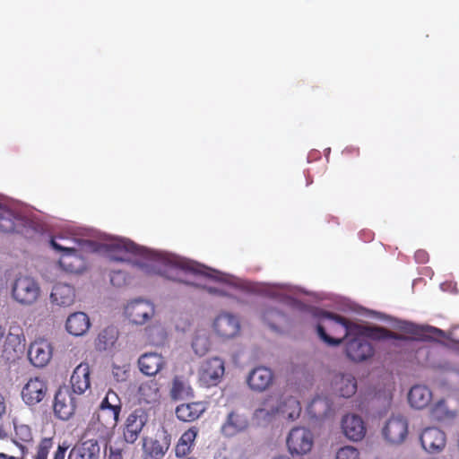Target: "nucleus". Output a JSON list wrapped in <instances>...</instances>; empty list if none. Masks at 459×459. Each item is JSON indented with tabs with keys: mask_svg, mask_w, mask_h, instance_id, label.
<instances>
[{
	"mask_svg": "<svg viewBox=\"0 0 459 459\" xmlns=\"http://www.w3.org/2000/svg\"><path fill=\"white\" fill-rule=\"evenodd\" d=\"M318 316L317 334L328 345L338 346L344 339L360 331L359 325L337 314L322 311Z\"/></svg>",
	"mask_w": 459,
	"mask_h": 459,
	"instance_id": "obj_1",
	"label": "nucleus"
},
{
	"mask_svg": "<svg viewBox=\"0 0 459 459\" xmlns=\"http://www.w3.org/2000/svg\"><path fill=\"white\" fill-rule=\"evenodd\" d=\"M188 273L213 278L211 270L200 264L183 258H173L169 260L165 275L168 279L190 284V282L185 278V275Z\"/></svg>",
	"mask_w": 459,
	"mask_h": 459,
	"instance_id": "obj_2",
	"label": "nucleus"
},
{
	"mask_svg": "<svg viewBox=\"0 0 459 459\" xmlns=\"http://www.w3.org/2000/svg\"><path fill=\"white\" fill-rule=\"evenodd\" d=\"M121 409L120 398L116 392L108 390L95 412L94 418L105 429H112L118 422Z\"/></svg>",
	"mask_w": 459,
	"mask_h": 459,
	"instance_id": "obj_3",
	"label": "nucleus"
},
{
	"mask_svg": "<svg viewBox=\"0 0 459 459\" xmlns=\"http://www.w3.org/2000/svg\"><path fill=\"white\" fill-rule=\"evenodd\" d=\"M11 295L17 303L30 306L38 300L40 287L33 277L19 275L12 283Z\"/></svg>",
	"mask_w": 459,
	"mask_h": 459,
	"instance_id": "obj_4",
	"label": "nucleus"
},
{
	"mask_svg": "<svg viewBox=\"0 0 459 459\" xmlns=\"http://www.w3.org/2000/svg\"><path fill=\"white\" fill-rule=\"evenodd\" d=\"M346 339L345 354L348 359L355 362H362L373 357L374 348L364 336L362 326H360V331L357 334H352Z\"/></svg>",
	"mask_w": 459,
	"mask_h": 459,
	"instance_id": "obj_5",
	"label": "nucleus"
},
{
	"mask_svg": "<svg viewBox=\"0 0 459 459\" xmlns=\"http://www.w3.org/2000/svg\"><path fill=\"white\" fill-rule=\"evenodd\" d=\"M224 361L213 357L204 360L198 371L199 382L205 387L217 385L224 375Z\"/></svg>",
	"mask_w": 459,
	"mask_h": 459,
	"instance_id": "obj_6",
	"label": "nucleus"
},
{
	"mask_svg": "<svg viewBox=\"0 0 459 459\" xmlns=\"http://www.w3.org/2000/svg\"><path fill=\"white\" fill-rule=\"evenodd\" d=\"M48 386L47 381L39 377H30L23 385L21 395L28 406H35L47 396Z\"/></svg>",
	"mask_w": 459,
	"mask_h": 459,
	"instance_id": "obj_7",
	"label": "nucleus"
},
{
	"mask_svg": "<svg viewBox=\"0 0 459 459\" xmlns=\"http://www.w3.org/2000/svg\"><path fill=\"white\" fill-rule=\"evenodd\" d=\"M50 245L56 251L62 252L58 263L64 270L70 273L80 271L82 257L77 248L74 246L60 244L56 238H51Z\"/></svg>",
	"mask_w": 459,
	"mask_h": 459,
	"instance_id": "obj_8",
	"label": "nucleus"
},
{
	"mask_svg": "<svg viewBox=\"0 0 459 459\" xmlns=\"http://www.w3.org/2000/svg\"><path fill=\"white\" fill-rule=\"evenodd\" d=\"M155 313V307L150 301L138 299L130 301L125 307V315L134 325H143Z\"/></svg>",
	"mask_w": 459,
	"mask_h": 459,
	"instance_id": "obj_9",
	"label": "nucleus"
},
{
	"mask_svg": "<svg viewBox=\"0 0 459 459\" xmlns=\"http://www.w3.org/2000/svg\"><path fill=\"white\" fill-rule=\"evenodd\" d=\"M287 446L291 455H305L313 446V435L305 428H294L290 430Z\"/></svg>",
	"mask_w": 459,
	"mask_h": 459,
	"instance_id": "obj_10",
	"label": "nucleus"
},
{
	"mask_svg": "<svg viewBox=\"0 0 459 459\" xmlns=\"http://www.w3.org/2000/svg\"><path fill=\"white\" fill-rule=\"evenodd\" d=\"M147 420L148 414L142 408L135 409L128 415L123 431L126 443L134 444L138 439Z\"/></svg>",
	"mask_w": 459,
	"mask_h": 459,
	"instance_id": "obj_11",
	"label": "nucleus"
},
{
	"mask_svg": "<svg viewBox=\"0 0 459 459\" xmlns=\"http://www.w3.org/2000/svg\"><path fill=\"white\" fill-rule=\"evenodd\" d=\"M75 408V400L71 392L65 387H60L54 398L55 415L62 420H67L74 415Z\"/></svg>",
	"mask_w": 459,
	"mask_h": 459,
	"instance_id": "obj_12",
	"label": "nucleus"
},
{
	"mask_svg": "<svg viewBox=\"0 0 459 459\" xmlns=\"http://www.w3.org/2000/svg\"><path fill=\"white\" fill-rule=\"evenodd\" d=\"M385 438L392 444L403 443L408 435V422L403 416H392L383 429Z\"/></svg>",
	"mask_w": 459,
	"mask_h": 459,
	"instance_id": "obj_13",
	"label": "nucleus"
},
{
	"mask_svg": "<svg viewBox=\"0 0 459 459\" xmlns=\"http://www.w3.org/2000/svg\"><path fill=\"white\" fill-rule=\"evenodd\" d=\"M53 349L46 340H36L30 345L28 358L37 368L45 367L52 358Z\"/></svg>",
	"mask_w": 459,
	"mask_h": 459,
	"instance_id": "obj_14",
	"label": "nucleus"
},
{
	"mask_svg": "<svg viewBox=\"0 0 459 459\" xmlns=\"http://www.w3.org/2000/svg\"><path fill=\"white\" fill-rule=\"evenodd\" d=\"M420 440L422 447L429 453L442 451L446 443L444 431L434 427L424 429L420 434Z\"/></svg>",
	"mask_w": 459,
	"mask_h": 459,
	"instance_id": "obj_15",
	"label": "nucleus"
},
{
	"mask_svg": "<svg viewBox=\"0 0 459 459\" xmlns=\"http://www.w3.org/2000/svg\"><path fill=\"white\" fill-rule=\"evenodd\" d=\"M107 247L111 258L116 261H128L130 255H142V248L127 239H116Z\"/></svg>",
	"mask_w": 459,
	"mask_h": 459,
	"instance_id": "obj_16",
	"label": "nucleus"
},
{
	"mask_svg": "<svg viewBox=\"0 0 459 459\" xmlns=\"http://www.w3.org/2000/svg\"><path fill=\"white\" fill-rule=\"evenodd\" d=\"M4 352L9 356L22 352L25 348V336L22 328L18 324L10 325L9 332L3 342Z\"/></svg>",
	"mask_w": 459,
	"mask_h": 459,
	"instance_id": "obj_17",
	"label": "nucleus"
},
{
	"mask_svg": "<svg viewBox=\"0 0 459 459\" xmlns=\"http://www.w3.org/2000/svg\"><path fill=\"white\" fill-rule=\"evenodd\" d=\"M216 333L226 339L233 338L240 331V323L236 316L229 313L219 315L213 323Z\"/></svg>",
	"mask_w": 459,
	"mask_h": 459,
	"instance_id": "obj_18",
	"label": "nucleus"
},
{
	"mask_svg": "<svg viewBox=\"0 0 459 459\" xmlns=\"http://www.w3.org/2000/svg\"><path fill=\"white\" fill-rule=\"evenodd\" d=\"M343 434L351 440H361L366 434V428L362 419L355 414H348L342 420Z\"/></svg>",
	"mask_w": 459,
	"mask_h": 459,
	"instance_id": "obj_19",
	"label": "nucleus"
},
{
	"mask_svg": "<svg viewBox=\"0 0 459 459\" xmlns=\"http://www.w3.org/2000/svg\"><path fill=\"white\" fill-rule=\"evenodd\" d=\"M247 427V417L238 411H232L222 424L221 431L225 437H233L246 430Z\"/></svg>",
	"mask_w": 459,
	"mask_h": 459,
	"instance_id": "obj_20",
	"label": "nucleus"
},
{
	"mask_svg": "<svg viewBox=\"0 0 459 459\" xmlns=\"http://www.w3.org/2000/svg\"><path fill=\"white\" fill-rule=\"evenodd\" d=\"M91 370L88 363L79 364L74 370L70 383L73 392L77 394H83L91 386Z\"/></svg>",
	"mask_w": 459,
	"mask_h": 459,
	"instance_id": "obj_21",
	"label": "nucleus"
},
{
	"mask_svg": "<svg viewBox=\"0 0 459 459\" xmlns=\"http://www.w3.org/2000/svg\"><path fill=\"white\" fill-rule=\"evenodd\" d=\"M273 380V374L270 368L258 367L250 372L247 384L252 390L262 392L272 385Z\"/></svg>",
	"mask_w": 459,
	"mask_h": 459,
	"instance_id": "obj_22",
	"label": "nucleus"
},
{
	"mask_svg": "<svg viewBox=\"0 0 459 459\" xmlns=\"http://www.w3.org/2000/svg\"><path fill=\"white\" fill-rule=\"evenodd\" d=\"M399 329L413 336V339H424L427 337H446V333L434 326H419L410 322H403Z\"/></svg>",
	"mask_w": 459,
	"mask_h": 459,
	"instance_id": "obj_23",
	"label": "nucleus"
},
{
	"mask_svg": "<svg viewBox=\"0 0 459 459\" xmlns=\"http://www.w3.org/2000/svg\"><path fill=\"white\" fill-rule=\"evenodd\" d=\"M138 366L144 375L155 376L165 366V359L156 352H146L139 358Z\"/></svg>",
	"mask_w": 459,
	"mask_h": 459,
	"instance_id": "obj_24",
	"label": "nucleus"
},
{
	"mask_svg": "<svg viewBox=\"0 0 459 459\" xmlns=\"http://www.w3.org/2000/svg\"><path fill=\"white\" fill-rule=\"evenodd\" d=\"M100 447L97 440L88 439L76 445L69 454V459H100Z\"/></svg>",
	"mask_w": 459,
	"mask_h": 459,
	"instance_id": "obj_25",
	"label": "nucleus"
},
{
	"mask_svg": "<svg viewBox=\"0 0 459 459\" xmlns=\"http://www.w3.org/2000/svg\"><path fill=\"white\" fill-rule=\"evenodd\" d=\"M206 404L203 402L182 403L177 406V418L185 422H192L199 419L206 411Z\"/></svg>",
	"mask_w": 459,
	"mask_h": 459,
	"instance_id": "obj_26",
	"label": "nucleus"
},
{
	"mask_svg": "<svg viewBox=\"0 0 459 459\" xmlns=\"http://www.w3.org/2000/svg\"><path fill=\"white\" fill-rule=\"evenodd\" d=\"M89 316L83 312H75L67 317L65 328L67 332L74 336L83 335L90 328Z\"/></svg>",
	"mask_w": 459,
	"mask_h": 459,
	"instance_id": "obj_27",
	"label": "nucleus"
},
{
	"mask_svg": "<svg viewBox=\"0 0 459 459\" xmlns=\"http://www.w3.org/2000/svg\"><path fill=\"white\" fill-rule=\"evenodd\" d=\"M50 298L58 306L69 307L74 302L75 291L69 284L56 283L52 289Z\"/></svg>",
	"mask_w": 459,
	"mask_h": 459,
	"instance_id": "obj_28",
	"label": "nucleus"
},
{
	"mask_svg": "<svg viewBox=\"0 0 459 459\" xmlns=\"http://www.w3.org/2000/svg\"><path fill=\"white\" fill-rule=\"evenodd\" d=\"M432 399L431 391L425 385H417L411 388L408 401L412 408L421 410L427 407Z\"/></svg>",
	"mask_w": 459,
	"mask_h": 459,
	"instance_id": "obj_29",
	"label": "nucleus"
},
{
	"mask_svg": "<svg viewBox=\"0 0 459 459\" xmlns=\"http://www.w3.org/2000/svg\"><path fill=\"white\" fill-rule=\"evenodd\" d=\"M197 433L198 429L195 427H192L182 434L175 447L177 457L182 458L191 453Z\"/></svg>",
	"mask_w": 459,
	"mask_h": 459,
	"instance_id": "obj_30",
	"label": "nucleus"
},
{
	"mask_svg": "<svg viewBox=\"0 0 459 459\" xmlns=\"http://www.w3.org/2000/svg\"><path fill=\"white\" fill-rule=\"evenodd\" d=\"M334 388L340 396L351 397L357 391L356 378L351 374L337 376L334 380Z\"/></svg>",
	"mask_w": 459,
	"mask_h": 459,
	"instance_id": "obj_31",
	"label": "nucleus"
},
{
	"mask_svg": "<svg viewBox=\"0 0 459 459\" xmlns=\"http://www.w3.org/2000/svg\"><path fill=\"white\" fill-rule=\"evenodd\" d=\"M193 394L194 392L188 381L182 376H175L169 390L171 399L175 401L181 400L192 397Z\"/></svg>",
	"mask_w": 459,
	"mask_h": 459,
	"instance_id": "obj_32",
	"label": "nucleus"
},
{
	"mask_svg": "<svg viewBox=\"0 0 459 459\" xmlns=\"http://www.w3.org/2000/svg\"><path fill=\"white\" fill-rule=\"evenodd\" d=\"M138 394L139 398L147 403L158 402L160 397L158 382L148 380L142 383L138 389Z\"/></svg>",
	"mask_w": 459,
	"mask_h": 459,
	"instance_id": "obj_33",
	"label": "nucleus"
},
{
	"mask_svg": "<svg viewBox=\"0 0 459 459\" xmlns=\"http://www.w3.org/2000/svg\"><path fill=\"white\" fill-rule=\"evenodd\" d=\"M23 225L22 219L15 217L10 211H4L0 214V230L4 233L21 232Z\"/></svg>",
	"mask_w": 459,
	"mask_h": 459,
	"instance_id": "obj_34",
	"label": "nucleus"
},
{
	"mask_svg": "<svg viewBox=\"0 0 459 459\" xmlns=\"http://www.w3.org/2000/svg\"><path fill=\"white\" fill-rule=\"evenodd\" d=\"M143 459H162L168 446H163L157 439H145L143 443Z\"/></svg>",
	"mask_w": 459,
	"mask_h": 459,
	"instance_id": "obj_35",
	"label": "nucleus"
},
{
	"mask_svg": "<svg viewBox=\"0 0 459 459\" xmlns=\"http://www.w3.org/2000/svg\"><path fill=\"white\" fill-rule=\"evenodd\" d=\"M279 411L288 420H294L299 417L301 406L296 398L289 397L281 403Z\"/></svg>",
	"mask_w": 459,
	"mask_h": 459,
	"instance_id": "obj_36",
	"label": "nucleus"
},
{
	"mask_svg": "<svg viewBox=\"0 0 459 459\" xmlns=\"http://www.w3.org/2000/svg\"><path fill=\"white\" fill-rule=\"evenodd\" d=\"M368 335L374 340H385V339H394L400 341H408L409 337L396 333L393 331H390L385 327L381 326H374L368 329Z\"/></svg>",
	"mask_w": 459,
	"mask_h": 459,
	"instance_id": "obj_37",
	"label": "nucleus"
},
{
	"mask_svg": "<svg viewBox=\"0 0 459 459\" xmlns=\"http://www.w3.org/2000/svg\"><path fill=\"white\" fill-rule=\"evenodd\" d=\"M144 331L147 342L152 345H162L166 341L167 334L160 325L146 327Z\"/></svg>",
	"mask_w": 459,
	"mask_h": 459,
	"instance_id": "obj_38",
	"label": "nucleus"
},
{
	"mask_svg": "<svg viewBox=\"0 0 459 459\" xmlns=\"http://www.w3.org/2000/svg\"><path fill=\"white\" fill-rule=\"evenodd\" d=\"M117 339V333L115 328H105L99 333L96 341V346L99 350H107L114 345Z\"/></svg>",
	"mask_w": 459,
	"mask_h": 459,
	"instance_id": "obj_39",
	"label": "nucleus"
},
{
	"mask_svg": "<svg viewBox=\"0 0 459 459\" xmlns=\"http://www.w3.org/2000/svg\"><path fill=\"white\" fill-rule=\"evenodd\" d=\"M430 418L437 421H441L453 417V413L448 411L444 400L436 403L429 411Z\"/></svg>",
	"mask_w": 459,
	"mask_h": 459,
	"instance_id": "obj_40",
	"label": "nucleus"
},
{
	"mask_svg": "<svg viewBox=\"0 0 459 459\" xmlns=\"http://www.w3.org/2000/svg\"><path fill=\"white\" fill-rule=\"evenodd\" d=\"M54 440L52 437L42 438L36 448L33 459H48L50 450L53 448Z\"/></svg>",
	"mask_w": 459,
	"mask_h": 459,
	"instance_id": "obj_41",
	"label": "nucleus"
},
{
	"mask_svg": "<svg viewBox=\"0 0 459 459\" xmlns=\"http://www.w3.org/2000/svg\"><path fill=\"white\" fill-rule=\"evenodd\" d=\"M32 441V432L29 426L20 425L15 427V443L20 446L22 443H30Z\"/></svg>",
	"mask_w": 459,
	"mask_h": 459,
	"instance_id": "obj_42",
	"label": "nucleus"
},
{
	"mask_svg": "<svg viewBox=\"0 0 459 459\" xmlns=\"http://www.w3.org/2000/svg\"><path fill=\"white\" fill-rule=\"evenodd\" d=\"M336 459H359V453L353 446H343L338 450Z\"/></svg>",
	"mask_w": 459,
	"mask_h": 459,
	"instance_id": "obj_43",
	"label": "nucleus"
},
{
	"mask_svg": "<svg viewBox=\"0 0 459 459\" xmlns=\"http://www.w3.org/2000/svg\"><path fill=\"white\" fill-rule=\"evenodd\" d=\"M192 347L196 354L202 356L209 350V342L204 337L196 336L193 340Z\"/></svg>",
	"mask_w": 459,
	"mask_h": 459,
	"instance_id": "obj_44",
	"label": "nucleus"
},
{
	"mask_svg": "<svg viewBox=\"0 0 459 459\" xmlns=\"http://www.w3.org/2000/svg\"><path fill=\"white\" fill-rule=\"evenodd\" d=\"M281 316H282V314L275 308H268L263 314V317H264V321H267L268 325L272 328H275V325L270 321L271 318L274 319V318L280 317Z\"/></svg>",
	"mask_w": 459,
	"mask_h": 459,
	"instance_id": "obj_45",
	"label": "nucleus"
},
{
	"mask_svg": "<svg viewBox=\"0 0 459 459\" xmlns=\"http://www.w3.org/2000/svg\"><path fill=\"white\" fill-rule=\"evenodd\" d=\"M20 455H10L5 453H0V459H25L28 454V448L24 445H20Z\"/></svg>",
	"mask_w": 459,
	"mask_h": 459,
	"instance_id": "obj_46",
	"label": "nucleus"
},
{
	"mask_svg": "<svg viewBox=\"0 0 459 459\" xmlns=\"http://www.w3.org/2000/svg\"><path fill=\"white\" fill-rule=\"evenodd\" d=\"M110 281L115 286H120L126 281L125 273L122 272H114L110 276Z\"/></svg>",
	"mask_w": 459,
	"mask_h": 459,
	"instance_id": "obj_47",
	"label": "nucleus"
},
{
	"mask_svg": "<svg viewBox=\"0 0 459 459\" xmlns=\"http://www.w3.org/2000/svg\"><path fill=\"white\" fill-rule=\"evenodd\" d=\"M414 258L419 264H426L429 261V254L425 250L420 249L415 252Z\"/></svg>",
	"mask_w": 459,
	"mask_h": 459,
	"instance_id": "obj_48",
	"label": "nucleus"
},
{
	"mask_svg": "<svg viewBox=\"0 0 459 459\" xmlns=\"http://www.w3.org/2000/svg\"><path fill=\"white\" fill-rule=\"evenodd\" d=\"M108 459H123L122 449L109 446Z\"/></svg>",
	"mask_w": 459,
	"mask_h": 459,
	"instance_id": "obj_49",
	"label": "nucleus"
},
{
	"mask_svg": "<svg viewBox=\"0 0 459 459\" xmlns=\"http://www.w3.org/2000/svg\"><path fill=\"white\" fill-rule=\"evenodd\" d=\"M5 413V403L4 398L0 394V419Z\"/></svg>",
	"mask_w": 459,
	"mask_h": 459,
	"instance_id": "obj_50",
	"label": "nucleus"
},
{
	"mask_svg": "<svg viewBox=\"0 0 459 459\" xmlns=\"http://www.w3.org/2000/svg\"><path fill=\"white\" fill-rule=\"evenodd\" d=\"M5 337V328L0 324V346H2Z\"/></svg>",
	"mask_w": 459,
	"mask_h": 459,
	"instance_id": "obj_51",
	"label": "nucleus"
},
{
	"mask_svg": "<svg viewBox=\"0 0 459 459\" xmlns=\"http://www.w3.org/2000/svg\"><path fill=\"white\" fill-rule=\"evenodd\" d=\"M318 403H320V400L319 399H314L311 403V408L316 406Z\"/></svg>",
	"mask_w": 459,
	"mask_h": 459,
	"instance_id": "obj_52",
	"label": "nucleus"
},
{
	"mask_svg": "<svg viewBox=\"0 0 459 459\" xmlns=\"http://www.w3.org/2000/svg\"><path fill=\"white\" fill-rule=\"evenodd\" d=\"M209 290H210V292H215L216 291L215 289H212V288H210Z\"/></svg>",
	"mask_w": 459,
	"mask_h": 459,
	"instance_id": "obj_53",
	"label": "nucleus"
},
{
	"mask_svg": "<svg viewBox=\"0 0 459 459\" xmlns=\"http://www.w3.org/2000/svg\"><path fill=\"white\" fill-rule=\"evenodd\" d=\"M114 375H115L116 377H118V376L120 375V372H115V371H114Z\"/></svg>",
	"mask_w": 459,
	"mask_h": 459,
	"instance_id": "obj_54",
	"label": "nucleus"
},
{
	"mask_svg": "<svg viewBox=\"0 0 459 459\" xmlns=\"http://www.w3.org/2000/svg\"><path fill=\"white\" fill-rule=\"evenodd\" d=\"M66 241H69V242H72V243H74V240H72V239H65Z\"/></svg>",
	"mask_w": 459,
	"mask_h": 459,
	"instance_id": "obj_55",
	"label": "nucleus"
},
{
	"mask_svg": "<svg viewBox=\"0 0 459 459\" xmlns=\"http://www.w3.org/2000/svg\"><path fill=\"white\" fill-rule=\"evenodd\" d=\"M186 459H195V457H186Z\"/></svg>",
	"mask_w": 459,
	"mask_h": 459,
	"instance_id": "obj_56",
	"label": "nucleus"
}]
</instances>
